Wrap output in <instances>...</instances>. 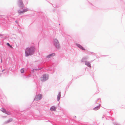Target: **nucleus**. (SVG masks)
<instances>
[{
    "instance_id": "nucleus-24",
    "label": "nucleus",
    "mask_w": 125,
    "mask_h": 125,
    "mask_svg": "<svg viewBox=\"0 0 125 125\" xmlns=\"http://www.w3.org/2000/svg\"><path fill=\"white\" fill-rule=\"evenodd\" d=\"M50 122H51V123H52L53 125H54V124H55V125H56V124H55V123H52V122H50Z\"/></svg>"
},
{
    "instance_id": "nucleus-1",
    "label": "nucleus",
    "mask_w": 125,
    "mask_h": 125,
    "mask_svg": "<svg viewBox=\"0 0 125 125\" xmlns=\"http://www.w3.org/2000/svg\"><path fill=\"white\" fill-rule=\"evenodd\" d=\"M35 50V48L33 46L27 48L25 50V56L28 57L33 55L34 53Z\"/></svg>"
},
{
    "instance_id": "nucleus-18",
    "label": "nucleus",
    "mask_w": 125,
    "mask_h": 125,
    "mask_svg": "<svg viewBox=\"0 0 125 125\" xmlns=\"http://www.w3.org/2000/svg\"><path fill=\"white\" fill-rule=\"evenodd\" d=\"M97 102H98L99 103H100L101 102L100 98H99L95 101V104H97Z\"/></svg>"
},
{
    "instance_id": "nucleus-30",
    "label": "nucleus",
    "mask_w": 125,
    "mask_h": 125,
    "mask_svg": "<svg viewBox=\"0 0 125 125\" xmlns=\"http://www.w3.org/2000/svg\"><path fill=\"white\" fill-rule=\"evenodd\" d=\"M53 6L54 7H55L54 6Z\"/></svg>"
},
{
    "instance_id": "nucleus-14",
    "label": "nucleus",
    "mask_w": 125,
    "mask_h": 125,
    "mask_svg": "<svg viewBox=\"0 0 125 125\" xmlns=\"http://www.w3.org/2000/svg\"><path fill=\"white\" fill-rule=\"evenodd\" d=\"M12 120V118H10L9 120H8L7 121L5 122H4V123L7 124V123H10V122H11Z\"/></svg>"
},
{
    "instance_id": "nucleus-9",
    "label": "nucleus",
    "mask_w": 125,
    "mask_h": 125,
    "mask_svg": "<svg viewBox=\"0 0 125 125\" xmlns=\"http://www.w3.org/2000/svg\"><path fill=\"white\" fill-rule=\"evenodd\" d=\"M61 97V92H59L57 96V101H58L60 100Z\"/></svg>"
},
{
    "instance_id": "nucleus-8",
    "label": "nucleus",
    "mask_w": 125,
    "mask_h": 125,
    "mask_svg": "<svg viewBox=\"0 0 125 125\" xmlns=\"http://www.w3.org/2000/svg\"><path fill=\"white\" fill-rule=\"evenodd\" d=\"M88 57L87 56L84 57L82 58L81 61L82 62H85V61H86V60L88 59Z\"/></svg>"
},
{
    "instance_id": "nucleus-28",
    "label": "nucleus",
    "mask_w": 125,
    "mask_h": 125,
    "mask_svg": "<svg viewBox=\"0 0 125 125\" xmlns=\"http://www.w3.org/2000/svg\"><path fill=\"white\" fill-rule=\"evenodd\" d=\"M2 35H1V34H0V36H2Z\"/></svg>"
},
{
    "instance_id": "nucleus-25",
    "label": "nucleus",
    "mask_w": 125,
    "mask_h": 125,
    "mask_svg": "<svg viewBox=\"0 0 125 125\" xmlns=\"http://www.w3.org/2000/svg\"><path fill=\"white\" fill-rule=\"evenodd\" d=\"M5 70V69H3V70H2V72H3Z\"/></svg>"
},
{
    "instance_id": "nucleus-4",
    "label": "nucleus",
    "mask_w": 125,
    "mask_h": 125,
    "mask_svg": "<svg viewBox=\"0 0 125 125\" xmlns=\"http://www.w3.org/2000/svg\"><path fill=\"white\" fill-rule=\"evenodd\" d=\"M18 5L21 9H23L24 8V5L22 0H18Z\"/></svg>"
},
{
    "instance_id": "nucleus-12",
    "label": "nucleus",
    "mask_w": 125,
    "mask_h": 125,
    "mask_svg": "<svg viewBox=\"0 0 125 125\" xmlns=\"http://www.w3.org/2000/svg\"><path fill=\"white\" fill-rule=\"evenodd\" d=\"M56 107L54 106L51 107L50 108V110L51 111H55L56 110Z\"/></svg>"
},
{
    "instance_id": "nucleus-6",
    "label": "nucleus",
    "mask_w": 125,
    "mask_h": 125,
    "mask_svg": "<svg viewBox=\"0 0 125 125\" xmlns=\"http://www.w3.org/2000/svg\"><path fill=\"white\" fill-rule=\"evenodd\" d=\"M76 45L78 47L84 51H85V49L80 44L77 43H76Z\"/></svg>"
},
{
    "instance_id": "nucleus-31",
    "label": "nucleus",
    "mask_w": 125,
    "mask_h": 125,
    "mask_svg": "<svg viewBox=\"0 0 125 125\" xmlns=\"http://www.w3.org/2000/svg\"><path fill=\"white\" fill-rule=\"evenodd\" d=\"M104 56H106V55H104Z\"/></svg>"
},
{
    "instance_id": "nucleus-23",
    "label": "nucleus",
    "mask_w": 125,
    "mask_h": 125,
    "mask_svg": "<svg viewBox=\"0 0 125 125\" xmlns=\"http://www.w3.org/2000/svg\"><path fill=\"white\" fill-rule=\"evenodd\" d=\"M2 58H1V63H2Z\"/></svg>"
},
{
    "instance_id": "nucleus-22",
    "label": "nucleus",
    "mask_w": 125,
    "mask_h": 125,
    "mask_svg": "<svg viewBox=\"0 0 125 125\" xmlns=\"http://www.w3.org/2000/svg\"><path fill=\"white\" fill-rule=\"evenodd\" d=\"M89 3H90V4L92 6H93L92 7L94 9H95V8H94V6L90 2H89Z\"/></svg>"
},
{
    "instance_id": "nucleus-21",
    "label": "nucleus",
    "mask_w": 125,
    "mask_h": 125,
    "mask_svg": "<svg viewBox=\"0 0 125 125\" xmlns=\"http://www.w3.org/2000/svg\"><path fill=\"white\" fill-rule=\"evenodd\" d=\"M7 45L8 46H9V47H12V46H11V45H10L9 44V43H7Z\"/></svg>"
},
{
    "instance_id": "nucleus-3",
    "label": "nucleus",
    "mask_w": 125,
    "mask_h": 125,
    "mask_svg": "<svg viewBox=\"0 0 125 125\" xmlns=\"http://www.w3.org/2000/svg\"><path fill=\"white\" fill-rule=\"evenodd\" d=\"M49 78V75L47 74H43L41 78V80L43 82H44L48 80Z\"/></svg>"
},
{
    "instance_id": "nucleus-26",
    "label": "nucleus",
    "mask_w": 125,
    "mask_h": 125,
    "mask_svg": "<svg viewBox=\"0 0 125 125\" xmlns=\"http://www.w3.org/2000/svg\"><path fill=\"white\" fill-rule=\"evenodd\" d=\"M104 115H103V116L102 117V118H103L104 117Z\"/></svg>"
},
{
    "instance_id": "nucleus-17",
    "label": "nucleus",
    "mask_w": 125,
    "mask_h": 125,
    "mask_svg": "<svg viewBox=\"0 0 125 125\" xmlns=\"http://www.w3.org/2000/svg\"><path fill=\"white\" fill-rule=\"evenodd\" d=\"M42 69L41 68H40L39 69H33L32 71H31V72L32 73H34V71L35 70L36 71H38L39 70H41Z\"/></svg>"
},
{
    "instance_id": "nucleus-16",
    "label": "nucleus",
    "mask_w": 125,
    "mask_h": 125,
    "mask_svg": "<svg viewBox=\"0 0 125 125\" xmlns=\"http://www.w3.org/2000/svg\"><path fill=\"white\" fill-rule=\"evenodd\" d=\"M17 12L19 15L23 13L22 10L21 11L20 10H17Z\"/></svg>"
},
{
    "instance_id": "nucleus-27",
    "label": "nucleus",
    "mask_w": 125,
    "mask_h": 125,
    "mask_svg": "<svg viewBox=\"0 0 125 125\" xmlns=\"http://www.w3.org/2000/svg\"><path fill=\"white\" fill-rule=\"evenodd\" d=\"M15 22L16 23H18V22L17 21H15Z\"/></svg>"
},
{
    "instance_id": "nucleus-19",
    "label": "nucleus",
    "mask_w": 125,
    "mask_h": 125,
    "mask_svg": "<svg viewBox=\"0 0 125 125\" xmlns=\"http://www.w3.org/2000/svg\"><path fill=\"white\" fill-rule=\"evenodd\" d=\"M113 124L114 125H120L119 124L116 122H114Z\"/></svg>"
},
{
    "instance_id": "nucleus-29",
    "label": "nucleus",
    "mask_w": 125,
    "mask_h": 125,
    "mask_svg": "<svg viewBox=\"0 0 125 125\" xmlns=\"http://www.w3.org/2000/svg\"><path fill=\"white\" fill-rule=\"evenodd\" d=\"M74 116L75 118H76V116Z\"/></svg>"
},
{
    "instance_id": "nucleus-7",
    "label": "nucleus",
    "mask_w": 125,
    "mask_h": 125,
    "mask_svg": "<svg viewBox=\"0 0 125 125\" xmlns=\"http://www.w3.org/2000/svg\"><path fill=\"white\" fill-rule=\"evenodd\" d=\"M55 55V54L54 53H51L48 55L46 57L47 58H50Z\"/></svg>"
},
{
    "instance_id": "nucleus-5",
    "label": "nucleus",
    "mask_w": 125,
    "mask_h": 125,
    "mask_svg": "<svg viewBox=\"0 0 125 125\" xmlns=\"http://www.w3.org/2000/svg\"><path fill=\"white\" fill-rule=\"evenodd\" d=\"M42 97V95L41 94L36 95L34 99V100L38 101L41 99Z\"/></svg>"
},
{
    "instance_id": "nucleus-13",
    "label": "nucleus",
    "mask_w": 125,
    "mask_h": 125,
    "mask_svg": "<svg viewBox=\"0 0 125 125\" xmlns=\"http://www.w3.org/2000/svg\"><path fill=\"white\" fill-rule=\"evenodd\" d=\"M0 110L3 112L5 114H8L7 113V112L6 111V110H5L4 108H2Z\"/></svg>"
},
{
    "instance_id": "nucleus-32",
    "label": "nucleus",
    "mask_w": 125,
    "mask_h": 125,
    "mask_svg": "<svg viewBox=\"0 0 125 125\" xmlns=\"http://www.w3.org/2000/svg\"><path fill=\"white\" fill-rule=\"evenodd\" d=\"M112 120L113 121L114 120V119Z\"/></svg>"
},
{
    "instance_id": "nucleus-20",
    "label": "nucleus",
    "mask_w": 125,
    "mask_h": 125,
    "mask_svg": "<svg viewBox=\"0 0 125 125\" xmlns=\"http://www.w3.org/2000/svg\"><path fill=\"white\" fill-rule=\"evenodd\" d=\"M24 68H22L21 69V73H23L24 72Z\"/></svg>"
},
{
    "instance_id": "nucleus-2",
    "label": "nucleus",
    "mask_w": 125,
    "mask_h": 125,
    "mask_svg": "<svg viewBox=\"0 0 125 125\" xmlns=\"http://www.w3.org/2000/svg\"><path fill=\"white\" fill-rule=\"evenodd\" d=\"M53 44L55 48L59 49L60 46L58 41L56 39H54L53 40Z\"/></svg>"
},
{
    "instance_id": "nucleus-10",
    "label": "nucleus",
    "mask_w": 125,
    "mask_h": 125,
    "mask_svg": "<svg viewBox=\"0 0 125 125\" xmlns=\"http://www.w3.org/2000/svg\"><path fill=\"white\" fill-rule=\"evenodd\" d=\"M99 105H98L96 107H94V108H93V110H95V111H96V110H98L100 108V106H101V104H99Z\"/></svg>"
},
{
    "instance_id": "nucleus-11",
    "label": "nucleus",
    "mask_w": 125,
    "mask_h": 125,
    "mask_svg": "<svg viewBox=\"0 0 125 125\" xmlns=\"http://www.w3.org/2000/svg\"><path fill=\"white\" fill-rule=\"evenodd\" d=\"M85 64L87 65L88 67L91 68V66L90 62L87 61H85Z\"/></svg>"
},
{
    "instance_id": "nucleus-15",
    "label": "nucleus",
    "mask_w": 125,
    "mask_h": 125,
    "mask_svg": "<svg viewBox=\"0 0 125 125\" xmlns=\"http://www.w3.org/2000/svg\"><path fill=\"white\" fill-rule=\"evenodd\" d=\"M30 10V9L29 8H27L26 9H23L22 10V11L23 13L25 12H27Z\"/></svg>"
}]
</instances>
